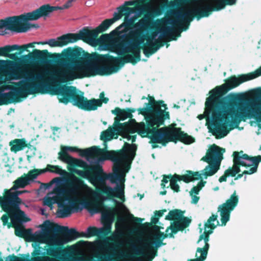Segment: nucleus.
Returning <instances> with one entry per match:
<instances>
[{
    "mask_svg": "<svg viewBox=\"0 0 261 261\" xmlns=\"http://www.w3.org/2000/svg\"><path fill=\"white\" fill-rule=\"evenodd\" d=\"M144 0L126 1L117 8L113 17L107 19L109 27L124 16V22L117 27L113 32L118 36L115 45L119 51L118 54L122 57H114L109 54L101 55L97 53L89 54L81 47L75 46L64 49L61 54H55L54 62L60 69L51 71H45V75H50L63 82L81 79L85 76L82 73L85 69L90 72L91 75H109L117 72L125 63H130L135 65L141 60V49L146 57L154 54L164 43L156 41L149 43L146 47L144 42L145 35L142 34L152 23L150 19L141 20L135 22L136 16L129 17L137 11H142L148 4Z\"/></svg>",
    "mask_w": 261,
    "mask_h": 261,
    "instance_id": "obj_1",
    "label": "nucleus"
},
{
    "mask_svg": "<svg viewBox=\"0 0 261 261\" xmlns=\"http://www.w3.org/2000/svg\"><path fill=\"white\" fill-rule=\"evenodd\" d=\"M20 54L19 51L14 54L7 53L6 57L15 61H9L13 68L11 72L12 79L19 80L24 78L26 81L16 83L17 87H14L11 91L2 93L0 91V106L19 102L29 95L40 92L42 85L35 81L41 80L42 76L40 74H34L27 67L30 64L45 63L48 58L51 57V55L46 49L40 50L37 49H34L32 53L21 58L18 57Z\"/></svg>",
    "mask_w": 261,
    "mask_h": 261,
    "instance_id": "obj_2",
    "label": "nucleus"
},
{
    "mask_svg": "<svg viewBox=\"0 0 261 261\" xmlns=\"http://www.w3.org/2000/svg\"><path fill=\"white\" fill-rule=\"evenodd\" d=\"M259 76H261V66L254 71L247 74H240L238 76L234 75H231L225 80L224 84L216 87L210 92L211 95L206 98L205 106L206 110L212 113L211 127H208V128L216 139L224 138L229 132V130L227 129L226 124L224 122L227 121V115L231 118L232 123L235 125L229 111L230 109H234L238 112H246V107L249 103L253 100H259L257 99H252L245 106L240 105L238 109L233 107L226 109L229 104L228 98L224 97L220 98L217 96L224 95L244 82L254 79ZM259 101L261 100H259Z\"/></svg>",
    "mask_w": 261,
    "mask_h": 261,
    "instance_id": "obj_3",
    "label": "nucleus"
},
{
    "mask_svg": "<svg viewBox=\"0 0 261 261\" xmlns=\"http://www.w3.org/2000/svg\"><path fill=\"white\" fill-rule=\"evenodd\" d=\"M162 125H158L156 124L152 126H149L145 123L141 124V137L149 138V143L152 144V148H157L158 143L165 146L167 143L171 142L176 143L179 141L185 144H191L195 141L194 137L182 131L181 127H176L175 123L159 128Z\"/></svg>",
    "mask_w": 261,
    "mask_h": 261,
    "instance_id": "obj_4",
    "label": "nucleus"
},
{
    "mask_svg": "<svg viewBox=\"0 0 261 261\" xmlns=\"http://www.w3.org/2000/svg\"><path fill=\"white\" fill-rule=\"evenodd\" d=\"M105 146V149H101L98 146H93L91 159L96 160L98 162L111 160L114 162V165H119L120 167L122 166L125 172H128L136 155V145L125 142L123 149L117 151H108L106 143Z\"/></svg>",
    "mask_w": 261,
    "mask_h": 261,
    "instance_id": "obj_5",
    "label": "nucleus"
},
{
    "mask_svg": "<svg viewBox=\"0 0 261 261\" xmlns=\"http://www.w3.org/2000/svg\"><path fill=\"white\" fill-rule=\"evenodd\" d=\"M50 94L58 95L59 101L61 103L67 105L71 102L73 105L85 111H94L101 106L99 99L92 98L88 100L84 96L83 93L79 94L74 86L57 85L51 89Z\"/></svg>",
    "mask_w": 261,
    "mask_h": 261,
    "instance_id": "obj_6",
    "label": "nucleus"
},
{
    "mask_svg": "<svg viewBox=\"0 0 261 261\" xmlns=\"http://www.w3.org/2000/svg\"><path fill=\"white\" fill-rule=\"evenodd\" d=\"M225 151L224 148H221L216 144L212 145L208 150L206 155L202 158L201 161L208 163L202 171L203 173L199 172H194L191 170H187L186 174L179 175L177 176L180 181L186 183L202 179V175L206 179L208 176L214 175L219 169L221 162L223 159V154Z\"/></svg>",
    "mask_w": 261,
    "mask_h": 261,
    "instance_id": "obj_7",
    "label": "nucleus"
},
{
    "mask_svg": "<svg viewBox=\"0 0 261 261\" xmlns=\"http://www.w3.org/2000/svg\"><path fill=\"white\" fill-rule=\"evenodd\" d=\"M109 28V25L106 19L93 30H90L87 27L83 28L78 33H68L63 35L59 37L61 47L69 43L75 42L79 40H82L93 46H106L109 39V35L102 34L99 38L97 37L99 33L105 31Z\"/></svg>",
    "mask_w": 261,
    "mask_h": 261,
    "instance_id": "obj_8",
    "label": "nucleus"
},
{
    "mask_svg": "<svg viewBox=\"0 0 261 261\" xmlns=\"http://www.w3.org/2000/svg\"><path fill=\"white\" fill-rule=\"evenodd\" d=\"M69 170L80 177L88 179L94 186L105 185L106 181L108 179H109L112 183H116L117 180L124 182L125 175L119 165H114L113 174H107L104 172L102 166L98 164L91 165L86 171L70 169Z\"/></svg>",
    "mask_w": 261,
    "mask_h": 261,
    "instance_id": "obj_9",
    "label": "nucleus"
},
{
    "mask_svg": "<svg viewBox=\"0 0 261 261\" xmlns=\"http://www.w3.org/2000/svg\"><path fill=\"white\" fill-rule=\"evenodd\" d=\"M44 7H45L44 5L31 12L1 19L0 29L5 28L7 30L17 33L26 32L31 28L37 29L39 27L38 24H32L28 22V21L37 20L41 17L48 16L49 12L45 13V12L42 10Z\"/></svg>",
    "mask_w": 261,
    "mask_h": 261,
    "instance_id": "obj_10",
    "label": "nucleus"
},
{
    "mask_svg": "<svg viewBox=\"0 0 261 261\" xmlns=\"http://www.w3.org/2000/svg\"><path fill=\"white\" fill-rule=\"evenodd\" d=\"M48 224L50 225V227L48 228L53 231V233L60 235L61 238L54 243L49 244L48 248H46L47 246H45L44 249L46 250V254L48 255L62 258V257L67 253V250L63 247V244L81 237V232L77 231L75 228L69 229L67 226H61L54 223Z\"/></svg>",
    "mask_w": 261,
    "mask_h": 261,
    "instance_id": "obj_11",
    "label": "nucleus"
},
{
    "mask_svg": "<svg viewBox=\"0 0 261 261\" xmlns=\"http://www.w3.org/2000/svg\"><path fill=\"white\" fill-rule=\"evenodd\" d=\"M149 102L145 103L146 107L137 110L139 114L144 116L146 125L152 126L154 124H164L165 120L170 118L169 112L166 111L167 105L162 100L156 101L153 96H148Z\"/></svg>",
    "mask_w": 261,
    "mask_h": 261,
    "instance_id": "obj_12",
    "label": "nucleus"
},
{
    "mask_svg": "<svg viewBox=\"0 0 261 261\" xmlns=\"http://www.w3.org/2000/svg\"><path fill=\"white\" fill-rule=\"evenodd\" d=\"M68 201V204H66L64 202L63 198V210L58 209L56 212H71L72 210H82L85 208L89 211V212H129L127 207L122 202H116V208L109 211H100L97 209H93L96 205L95 199L88 197H84L82 198L73 197L66 198Z\"/></svg>",
    "mask_w": 261,
    "mask_h": 261,
    "instance_id": "obj_13",
    "label": "nucleus"
},
{
    "mask_svg": "<svg viewBox=\"0 0 261 261\" xmlns=\"http://www.w3.org/2000/svg\"><path fill=\"white\" fill-rule=\"evenodd\" d=\"M93 146L86 148L80 149L76 147L61 146L60 151L58 153V160L68 164V169H76L75 167H80L86 171L91 165L81 159H77L70 155L68 152L73 151L79 152L80 155L85 157L87 160L91 159Z\"/></svg>",
    "mask_w": 261,
    "mask_h": 261,
    "instance_id": "obj_14",
    "label": "nucleus"
},
{
    "mask_svg": "<svg viewBox=\"0 0 261 261\" xmlns=\"http://www.w3.org/2000/svg\"><path fill=\"white\" fill-rule=\"evenodd\" d=\"M229 111L230 114L232 115L233 122L236 127L242 121H245L247 119H254L261 125V101H252L246 107V112H238L234 109H230ZM260 149L261 150V145Z\"/></svg>",
    "mask_w": 261,
    "mask_h": 261,
    "instance_id": "obj_15",
    "label": "nucleus"
},
{
    "mask_svg": "<svg viewBox=\"0 0 261 261\" xmlns=\"http://www.w3.org/2000/svg\"><path fill=\"white\" fill-rule=\"evenodd\" d=\"M176 20L170 18H167L166 20L164 18L157 19L152 23V28L159 30L166 22L173 27H179L181 31H186L189 28L190 23L194 17L197 18V16L193 12V9L185 12H177L176 13Z\"/></svg>",
    "mask_w": 261,
    "mask_h": 261,
    "instance_id": "obj_16",
    "label": "nucleus"
},
{
    "mask_svg": "<svg viewBox=\"0 0 261 261\" xmlns=\"http://www.w3.org/2000/svg\"><path fill=\"white\" fill-rule=\"evenodd\" d=\"M56 192L59 194H62L63 197H77L83 195L84 193H91L93 191L82 178L73 176L72 179L68 182L66 189L57 188Z\"/></svg>",
    "mask_w": 261,
    "mask_h": 261,
    "instance_id": "obj_17",
    "label": "nucleus"
},
{
    "mask_svg": "<svg viewBox=\"0 0 261 261\" xmlns=\"http://www.w3.org/2000/svg\"><path fill=\"white\" fill-rule=\"evenodd\" d=\"M22 204L24 203L11 190L5 189L3 196H0V206L4 212H24L20 209Z\"/></svg>",
    "mask_w": 261,
    "mask_h": 261,
    "instance_id": "obj_18",
    "label": "nucleus"
},
{
    "mask_svg": "<svg viewBox=\"0 0 261 261\" xmlns=\"http://www.w3.org/2000/svg\"><path fill=\"white\" fill-rule=\"evenodd\" d=\"M184 214L168 213L166 219L173 222L171 223V225L167 228L166 232H168L170 229L173 233L176 234L179 231H182L190 225L192 220L187 217H185Z\"/></svg>",
    "mask_w": 261,
    "mask_h": 261,
    "instance_id": "obj_19",
    "label": "nucleus"
},
{
    "mask_svg": "<svg viewBox=\"0 0 261 261\" xmlns=\"http://www.w3.org/2000/svg\"><path fill=\"white\" fill-rule=\"evenodd\" d=\"M232 167H229L225 171L228 176L235 177L241 171V166L246 168L251 167L250 164H247V162L244 161V159H248L249 155L247 154L243 153V151H234L232 153Z\"/></svg>",
    "mask_w": 261,
    "mask_h": 261,
    "instance_id": "obj_20",
    "label": "nucleus"
},
{
    "mask_svg": "<svg viewBox=\"0 0 261 261\" xmlns=\"http://www.w3.org/2000/svg\"><path fill=\"white\" fill-rule=\"evenodd\" d=\"M145 123L143 122L137 124L136 128L134 127L128 122H126L123 124H119L118 126H115V129L117 130L118 135L121 136L123 138L126 139L128 141L131 140L132 143L136 141L137 135L132 134L137 133L140 134L141 124Z\"/></svg>",
    "mask_w": 261,
    "mask_h": 261,
    "instance_id": "obj_21",
    "label": "nucleus"
},
{
    "mask_svg": "<svg viewBox=\"0 0 261 261\" xmlns=\"http://www.w3.org/2000/svg\"><path fill=\"white\" fill-rule=\"evenodd\" d=\"M1 220L3 225H7L8 228L31 220L25 215V213H5L1 217Z\"/></svg>",
    "mask_w": 261,
    "mask_h": 261,
    "instance_id": "obj_22",
    "label": "nucleus"
},
{
    "mask_svg": "<svg viewBox=\"0 0 261 261\" xmlns=\"http://www.w3.org/2000/svg\"><path fill=\"white\" fill-rule=\"evenodd\" d=\"M107 229L104 228H97L95 226H89L87 229V232H81V237H86L89 238L92 237L96 236L99 239H106L110 241H114L117 234L113 235L112 237H107V234L105 231Z\"/></svg>",
    "mask_w": 261,
    "mask_h": 261,
    "instance_id": "obj_23",
    "label": "nucleus"
},
{
    "mask_svg": "<svg viewBox=\"0 0 261 261\" xmlns=\"http://www.w3.org/2000/svg\"><path fill=\"white\" fill-rule=\"evenodd\" d=\"M35 44H48L51 47H61L60 42L59 40V37H57L56 39H50L48 40L47 41L33 42L28 44H23L22 45H18L17 44H14V45H16V46L17 47L16 50L19 51V54H21L25 50L28 51V48L34 47Z\"/></svg>",
    "mask_w": 261,
    "mask_h": 261,
    "instance_id": "obj_24",
    "label": "nucleus"
},
{
    "mask_svg": "<svg viewBox=\"0 0 261 261\" xmlns=\"http://www.w3.org/2000/svg\"><path fill=\"white\" fill-rule=\"evenodd\" d=\"M174 233L172 231L171 233H164L160 231H159L153 238V241L151 242L149 240H147L145 241V245L149 249H154L153 245L155 244L156 247H159L162 245H165L163 243V241L164 239L167 238L168 237L170 238H174Z\"/></svg>",
    "mask_w": 261,
    "mask_h": 261,
    "instance_id": "obj_25",
    "label": "nucleus"
},
{
    "mask_svg": "<svg viewBox=\"0 0 261 261\" xmlns=\"http://www.w3.org/2000/svg\"><path fill=\"white\" fill-rule=\"evenodd\" d=\"M244 161H248L247 164H250L251 166L252 167L248 170H244L242 173H238V175L234 178V180H238L242 178L244 174H251L255 173L257 171L259 162H261V156L259 155L255 156H249L248 159H244Z\"/></svg>",
    "mask_w": 261,
    "mask_h": 261,
    "instance_id": "obj_26",
    "label": "nucleus"
},
{
    "mask_svg": "<svg viewBox=\"0 0 261 261\" xmlns=\"http://www.w3.org/2000/svg\"><path fill=\"white\" fill-rule=\"evenodd\" d=\"M128 245L131 247L133 252L131 254H128L121 251L120 252V257L135 258L136 261H142V259L140 257L144 255L143 248L137 246L132 241H130L128 243Z\"/></svg>",
    "mask_w": 261,
    "mask_h": 261,
    "instance_id": "obj_27",
    "label": "nucleus"
},
{
    "mask_svg": "<svg viewBox=\"0 0 261 261\" xmlns=\"http://www.w3.org/2000/svg\"><path fill=\"white\" fill-rule=\"evenodd\" d=\"M101 222L103 224L104 229H107L105 231L106 233L108 236L112 231V224L113 222V216L119 214H130V213H101Z\"/></svg>",
    "mask_w": 261,
    "mask_h": 261,
    "instance_id": "obj_28",
    "label": "nucleus"
},
{
    "mask_svg": "<svg viewBox=\"0 0 261 261\" xmlns=\"http://www.w3.org/2000/svg\"><path fill=\"white\" fill-rule=\"evenodd\" d=\"M238 203V198L234 192L225 203L219 205L217 212H231L234 210Z\"/></svg>",
    "mask_w": 261,
    "mask_h": 261,
    "instance_id": "obj_29",
    "label": "nucleus"
},
{
    "mask_svg": "<svg viewBox=\"0 0 261 261\" xmlns=\"http://www.w3.org/2000/svg\"><path fill=\"white\" fill-rule=\"evenodd\" d=\"M57 190V188L54 190V193L56 194V195L53 197L46 196L43 199V204L48 206L50 207V210L53 208L54 204H57L59 207H62L63 205V197L62 194H59L56 191Z\"/></svg>",
    "mask_w": 261,
    "mask_h": 261,
    "instance_id": "obj_30",
    "label": "nucleus"
},
{
    "mask_svg": "<svg viewBox=\"0 0 261 261\" xmlns=\"http://www.w3.org/2000/svg\"><path fill=\"white\" fill-rule=\"evenodd\" d=\"M10 150L12 152L16 153L21 151L24 148L28 147L30 148L32 145L30 143H27L25 139H15L9 143Z\"/></svg>",
    "mask_w": 261,
    "mask_h": 261,
    "instance_id": "obj_31",
    "label": "nucleus"
},
{
    "mask_svg": "<svg viewBox=\"0 0 261 261\" xmlns=\"http://www.w3.org/2000/svg\"><path fill=\"white\" fill-rule=\"evenodd\" d=\"M213 232V230H212L204 229L203 233L199 236L197 243H198L200 241L203 240L205 243V245L203 248H197L196 251L197 252L202 253L203 254L207 256L208 250L210 247V245L208 243V242L210 240V234L212 233Z\"/></svg>",
    "mask_w": 261,
    "mask_h": 261,
    "instance_id": "obj_32",
    "label": "nucleus"
},
{
    "mask_svg": "<svg viewBox=\"0 0 261 261\" xmlns=\"http://www.w3.org/2000/svg\"><path fill=\"white\" fill-rule=\"evenodd\" d=\"M177 6V3L174 1H170L162 3L160 6L153 10L152 15L153 16H159L161 15L163 13L168 9H173Z\"/></svg>",
    "mask_w": 261,
    "mask_h": 261,
    "instance_id": "obj_33",
    "label": "nucleus"
},
{
    "mask_svg": "<svg viewBox=\"0 0 261 261\" xmlns=\"http://www.w3.org/2000/svg\"><path fill=\"white\" fill-rule=\"evenodd\" d=\"M112 113L116 115L114 119V125L118 126L119 124H123L120 123V121H123L127 118H130L129 116L125 109H121L119 107H116L114 110H112Z\"/></svg>",
    "mask_w": 261,
    "mask_h": 261,
    "instance_id": "obj_34",
    "label": "nucleus"
},
{
    "mask_svg": "<svg viewBox=\"0 0 261 261\" xmlns=\"http://www.w3.org/2000/svg\"><path fill=\"white\" fill-rule=\"evenodd\" d=\"M76 0H68L64 5L62 6H51L49 4H45V7H44L42 8L43 12H49V13L53 12L54 11L58 10H63L70 8L72 6V3Z\"/></svg>",
    "mask_w": 261,
    "mask_h": 261,
    "instance_id": "obj_35",
    "label": "nucleus"
},
{
    "mask_svg": "<svg viewBox=\"0 0 261 261\" xmlns=\"http://www.w3.org/2000/svg\"><path fill=\"white\" fill-rule=\"evenodd\" d=\"M15 234L16 236L23 238L26 241L29 242L32 236V229H25L23 227H17L15 229Z\"/></svg>",
    "mask_w": 261,
    "mask_h": 261,
    "instance_id": "obj_36",
    "label": "nucleus"
},
{
    "mask_svg": "<svg viewBox=\"0 0 261 261\" xmlns=\"http://www.w3.org/2000/svg\"><path fill=\"white\" fill-rule=\"evenodd\" d=\"M218 215L212 214L204 224V229L213 230L217 225H219V222L217 220Z\"/></svg>",
    "mask_w": 261,
    "mask_h": 261,
    "instance_id": "obj_37",
    "label": "nucleus"
},
{
    "mask_svg": "<svg viewBox=\"0 0 261 261\" xmlns=\"http://www.w3.org/2000/svg\"><path fill=\"white\" fill-rule=\"evenodd\" d=\"M29 184L30 183L28 181V179L26 178L24 175L23 174L21 176L17 178L14 181V185L10 190L11 191L16 190L19 188H24L25 186Z\"/></svg>",
    "mask_w": 261,
    "mask_h": 261,
    "instance_id": "obj_38",
    "label": "nucleus"
},
{
    "mask_svg": "<svg viewBox=\"0 0 261 261\" xmlns=\"http://www.w3.org/2000/svg\"><path fill=\"white\" fill-rule=\"evenodd\" d=\"M117 133V130L115 129V125L114 127H109L107 129L102 132L100 135V139L105 142L111 140L114 135Z\"/></svg>",
    "mask_w": 261,
    "mask_h": 261,
    "instance_id": "obj_39",
    "label": "nucleus"
},
{
    "mask_svg": "<svg viewBox=\"0 0 261 261\" xmlns=\"http://www.w3.org/2000/svg\"><path fill=\"white\" fill-rule=\"evenodd\" d=\"M43 170L44 173L48 171L63 176L67 174V172L65 170L62 169L61 167L58 165H51L48 164L46 168L43 169Z\"/></svg>",
    "mask_w": 261,
    "mask_h": 261,
    "instance_id": "obj_40",
    "label": "nucleus"
},
{
    "mask_svg": "<svg viewBox=\"0 0 261 261\" xmlns=\"http://www.w3.org/2000/svg\"><path fill=\"white\" fill-rule=\"evenodd\" d=\"M43 171V169H34L31 170L28 172L27 174H24V175L26 178L28 179V181L30 182V181L36 179L39 175L44 173Z\"/></svg>",
    "mask_w": 261,
    "mask_h": 261,
    "instance_id": "obj_41",
    "label": "nucleus"
},
{
    "mask_svg": "<svg viewBox=\"0 0 261 261\" xmlns=\"http://www.w3.org/2000/svg\"><path fill=\"white\" fill-rule=\"evenodd\" d=\"M173 31V29L170 27H165L160 30V32L162 33L164 37L169 36V41L176 40V37L172 33Z\"/></svg>",
    "mask_w": 261,
    "mask_h": 261,
    "instance_id": "obj_42",
    "label": "nucleus"
},
{
    "mask_svg": "<svg viewBox=\"0 0 261 261\" xmlns=\"http://www.w3.org/2000/svg\"><path fill=\"white\" fill-rule=\"evenodd\" d=\"M178 181H180V180L178 179V178L177 176V174L175 173L174 174V176L171 181V183H170L169 186L167 187V188L170 187L174 192L178 193L180 192V187L177 184Z\"/></svg>",
    "mask_w": 261,
    "mask_h": 261,
    "instance_id": "obj_43",
    "label": "nucleus"
},
{
    "mask_svg": "<svg viewBox=\"0 0 261 261\" xmlns=\"http://www.w3.org/2000/svg\"><path fill=\"white\" fill-rule=\"evenodd\" d=\"M114 197L120 199L122 202H124L125 200L124 186L120 187L118 186L114 189Z\"/></svg>",
    "mask_w": 261,
    "mask_h": 261,
    "instance_id": "obj_44",
    "label": "nucleus"
},
{
    "mask_svg": "<svg viewBox=\"0 0 261 261\" xmlns=\"http://www.w3.org/2000/svg\"><path fill=\"white\" fill-rule=\"evenodd\" d=\"M205 181H203V180H201L197 185L196 186L193 187L190 192V194L191 196H193L194 195H197L199 194V191L201 190V189L205 186L206 184Z\"/></svg>",
    "mask_w": 261,
    "mask_h": 261,
    "instance_id": "obj_45",
    "label": "nucleus"
},
{
    "mask_svg": "<svg viewBox=\"0 0 261 261\" xmlns=\"http://www.w3.org/2000/svg\"><path fill=\"white\" fill-rule=\"evenodd\" d=\"M17 47L16 45H6L4 47H0V56L6 57L7 56V53L16 50Z\"/></svg>",
    "mask_w": 261,
    "mask_h": 261,
    "instance_id": "obj_46",
    "label": "nucleus"
},
{
    "mask_svg": "<svg viewBox=\"0 0 261 261\" xmlns=\"http://www.w3.org/2000/svg\"><path fill=\"white\" fill-rule=\"evenodd\" d=\"M158 33V32H153L149 36H146V35H145V39H144V40L146 39L147 41V42H148L147 45L146 43H145L146 47H148V45L149 43H150V44L154 43L156 41H159L161 43H164V45L165 44V43H166L165 41L162 42V41H161L160 40H155V41L154 42H152L153 40L157 36ZM144 43L143 42L142 44H141L140 45V46H143L144 45Z\"/></svg>",
    "mask_w": 261,
    "mask_h": 261,
    "instance_id": "obj_47",
    "label": "nucleus"
},
{
    "mask_svg": "<svg viewBox=\"0 0 261 261\" xmlns=\"http://www.w3.org/2000/svg\"><path fill=\"white\" fill-rule=\"evenodd\" d=\"M114 189H113L110 187L106 186L101 190V192L107 195L108 198L111 199L114 197Z\"/></svg>",
    "mask_w": 261,
    "mask_h": 261,
    "instance_id": "obj_48",
    "label": "nucleus"
},
{
    "mask_svg": "<svg viewBox=\"0 0 261 261\" xmlns=\"http://www.w3.org/2000/svg\"><path fill=\"white\" fill-rule=\"evenodd\" d=\"M173 176L174 174L163 175V179L161 183V188L162 189H165V188H167V187H166V184H167L169 181H170V183H171V181L172 180V179Z\"/></svg>",
    "mask_w": 261,
    "mask_h": 261,
    "instance_id": "obj_49",
    "label": "nucleus"
},
{
    "mask_svg": "<svg viewBox=\"0 0 261 261\" xmlns=\"http://www.w3.org/2000/svg\"><path fill=\"white\" fill-rule=\"evenodd\" d=\"M230 213H220L221 226H225L226 223L229 220Z\"/></svg>",
    "mask_w": 261,
    "mask_h": 261,
    "instance_id": "obj_50",
    "label": "nucleus"
},
{
    "mask_svg": "<svg viewBox=\"0 0 261 261\" xmlns=\"http://www.w3.org/2000/svg\"><path fill=\"white\" fill-rule=\"evenodd\" d=\"M10 259V261H26V259L24 257H19L13 254L9 256Z\"/></svg>",
    "mask_w": 261,
    "mask_h": 261,
    "instance_id": "obj_51",
    "label": "nucleus"
},
{
    "mask_svg": "<svg viewBox=\"0 0 261 261\" xmlns=\"http://www.w3.org/2000/svg\"><path fill=\"white\" fill-rule=\"evenodd\" d=\"M200 254L201 255L199 257L195 259H189L188 261H204L206 258V255L203 254L202 253H200Z\"/></svg>",
    "mask_w": 261,
    "mask_h": 261,
    "instance_id": "obj_52",
    "label": "nucleus"
},
{
    "mask_svg": "<svg viewBox=\"0 0 261 261\" xmlns=\"http://www.w3.org/2000/svg\"><path fill=\"white\" fill-rule=\"evenodd\" d=\"M58 218H65L70 217L72 213H55Z\"/></svg>",
    "mask_w": 261,
    "mask_h": 261,
    "instance_id": "obj_53",
    "label": "nucleus"
},
{
    "mask_svg": "<svg viewBox=\"0 0 261 261\" xmlns=\"http://www.w3.org/2000/svg\"><path fill=\"white\" fill-rule=\"evenodd\" d=\"M126 110L130 117V119H132L133 116L132 113L135 112L136 110L134 108H127Z\"/></svg>",
    "mask_w": 261,
    "mask_h": 261,
    "instance_id": "obj_54",
    "label": "nucleus"
},
{
    "mask_svg": "<svg viewBox=\"0 0 261 261\" xmlns=\"http://www.w3.org/2000/svg\"><path fill=\"white\" fill-rule=\"evenodd\" d=\"M228 177L227 175L226 174V173L224 172V174L219 177V181L220 182H222L226 181L227 180V177Z\"/></svg>",
    "mask_w": 261,
    "mask_h": 261,
    "instance_id": "obj_55",
    "label": "nucleus"
},
{
    "mask_svg": "<svg viewBox=\"0 0 261 261\" xmlns=\"http://www.w3.org/2000/svg\"><path fill=\"white\" fill-rule=\"evenodd\" d=\"M192 202L194 204H196L199 199V197H198L195 195H193V196H192Z\"/></svg>",
    "mask_w": 261,
    "mask_h": 261,
    "instance_id": "obj_56",
    "label": "nucleus"
},
{
    "mask_svg": "<svg viewBox=\"0 0 261 261\" xmlns=\"http://www.w3.org/2000/svg\"><path fill=\"white\" fill-rule=\"evenodd\" d=\"M256 95L258 97H261V88H259L256 90Z\"/></svg>",
    "mask_w": 261,
    "mask_h": 261,
    "instance_id": "obj_57",
    "label": "nucleus"
},
{
    "mask_svg": "<svg viewBox=\"0 0 261 261\" xmlns=\"http://www.w3.org/2000/svg\"><path fill=\"white\" fill-rule=\"evenodd\" d=\"M100 101H101V105L102 103H107L109 101V98L107 97H103L102 99H99Z\"/></svg>",
    "mask_w": 261,
    "mask_h": 261,
    "instance_id": "obj_58",
    "label": "nucleus"
},
{
    "mask_svg": "<svg viewBox=\"0 0 261 261\" xmlns=\"http://www.w3.org/2000/svg\"><path fill=\"white\" fill-rule=\"evenodd\" d=\"M169 212H185V211H181L179 209H173L169 210Z\"/></svg>",
    "mask_w": 261,
    "mask_h": 261,
    "instance_id": "obj_59",
    "label": "nucleus"
},
{
    "mask_svg": "<svg viewBox=\"0 0 261 261\" xmlns=\"http://www.w3.org/2000/svg\"><path fill=\"white\" fill-rule=\"evenodd\" d=\"M25 192H27V191H25V190H24V191H14V192H12V193H16L17 197H18L19 195H20V194H21L22 193H25Z\"/></svg>",
    "mask_w": 261,
    "mask_h": 261,
    "instance_id": "obj_60",
    "label": "nucleus"
},
{
    "mask_svg": "<svg viewBox=\"0 0 261 261\" xmlns=\"http://www.w3.org/2000/svg\"><path fill=\"white\" fill-rule=\"evenodd\" d=\"M197 118L199 120H202V119H203L204 118V115L203 114L198 115V116H197Z\"/></svg>",
    "mask_w": 261,
    "mask_h": 261,
    "instance_id": "obj_61",
    "label": "nucleus"
},
{
    "mask_svg": "<svg viewBox=\"0 0 261 261\" xmlns=\"http://www.w3.org/2000/svg\"><path fill=\"white\" fill-rule=\"evenodd\" d=\"M99 97H100V98L99 99H102L103 97H105L104 92H102L100 93Z\"/></svg>",
    "mask_w": 261,
    "mask_h": 261,
    "instance_id": "obj_62",
    "label": "nucleus"
},
{
    "mask_svg": "<svg viewBox=\"0 0 261 261\" xmlns=\"http://www.w3.org/2000/svg\"><path fill=\"white\" fill-rule=\"evenodd\" d=\"M137 196L139 197L140 200H141L144 197V194H141L138 193Z\"/></svg>",
    "mask_w": 261,
    "mask_h": 261,
    "instance_id": "obj_63",
    "label": "nucleus"
},
{
    "mask_svg": "<svg viewBox=\"0 0 261 261\" xmlns=\"http://www.w3.org/2000/svg\"><path fill=\"white\" fill-rule=\"evenodd\" d=\"M167 194V191L164 190L163 191L160 192V194L162 195H165Z\"/></svg>",
    "mask_w": 261,
    "mask_h": 261,
    "instance_id": "obj_64",
    "label": "nucleus"
}]
</instances>
